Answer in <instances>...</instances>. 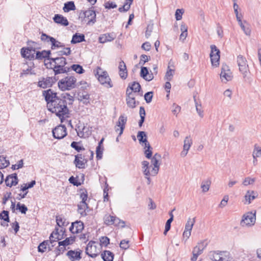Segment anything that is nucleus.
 <instances>
[{
	"label": "nucleus",
	"mask_w": 261,
	"mask_h": 261,
	"mask_svg": "<svg viewBox=\"0 0 261 261\" xmlns=\"http://www.w3.org/2000/svg\"><path fill=\"white\" fill-rule=\"evenodd\" d=\"M86 162V161L85 162L84 156L82 154H78L75 155L74 164L77 168L80 169L84 168Z\"/></svg>",
	"instance_id": "obj_20"
},
{
	"label": "nucleus",
	"mask_w": 261,
	"mask_h": 261,
	"mask_svg": "<svg viewBox=\"0 0 261 261\" xmlns=\"http://www.w3.org/2000/svg\"><path fill=\"white\" fill-rule=\"evenodd\" d=\"M62 99H65V102H66V100H68V102L69 105L72 104L73 101V97L68 93L63 94V98Z\"/></svg>",
	"instance_id": "obj_58"
},
{
	"label": "nucleus",
	"mask_w": 261,
	"mask_h": 261,
	"mask_svg": "<svg viewBox=\"0 0 261 261\" xmlns=\"http://www.w3.org/2000/svg\"><path fill=\"white\" fill-rule=\"evenodd\" d=\"M99 250L97 249L94 242H90L87 245L86 253L91 257L94 258L98 254Z\"/></svg>",
	"instance_id": "obj_12"
},
{
	"label": "nucleus",
	"mask_w": 261,
	"mask_h": 261,
	"mask_svg": "<svg viewBox=\"0 0 261 261\" xmlns=\"http://www.w3.org/2000/svg\"><path fill=\"white\" fill-rule=\"evenodd\" d=\"M49 59V62H47L45 64L47 68L53 69L55 75L66 73L70 71V68L65 67L67 64L65 58L51 57Z\"/></svg>",
	"instance_id": "obj_2"
},
{
	"label": "nucleus",
	"mask_w": 261,
	"mask_h": 261,
	"mask_svg": "<svg viewBox=\"0 0 261 261\" xmlns=\"http://www.w3.org/2000/svg\"><path fill=\"white\" fill-rule=\"evenodd\" d=\"M137 137L140 143L147 142V137L145 132L140 131L138 133Z\"/></svg>",
	"instance_id": "obj_44"
},
{
	"label": "nucleus",
	"mask_w": 261,
	"mask_h": 261,
	"mask_svg": "<svg viewBox=\"0 0 261 261\" xmlns=\"http://www.w3.org/2000/svg\"><path fill=\"white\" fill-rule=\"evenodd\" d=\"M41 39L42 41H46L47 42H50L51 43V48L55 49L57 48L63 47L65 46L64 43L57 40L54 38L46 35L45 33H42L41 36Z\"/></svg>",
	"instance_id": "obj_8"
},
{
	"label": "nucleus",
	"mask_w": 261,
	"mask_h": 261,
	"mask_svg": "<svg viewBox=\"0 0 261 261\" xmlns=\"http://www.w3.org/2000/svg\"><path fill=\"white\" fill-rule=\"evenodd\" d=\"M75 9V6L73 2H68L64 4L63 7V10L65 12H68L71 10H74Z\"/></svg>",
	"instance_id": "obj_35"
},
{
	"label": "nucleus",
	"mask_w": 261,
	"mask_h": 261,
	"mask_svg": "<svg viewBox=\"0 0 261 261\" xmlns=\"http://www.w3.org/2000/svg\"><path fill=\"white\" fill-rule=\"evenodd\" d=\"M36 74V71L34 69V68H32L31 67H29L27 69H23L22 71L20 73V77H23V75H27L28 74L34 75Z\"/></svg>",
	"instance_id": "obj_42"
},
{
	"label": "nucleus",
	"mask_w": 261,
	"mask_h": 261,
	"mask_svg": "<svg viewBox=\"0 0 261 261\" xmlns=\"http://www.w3.org/2000/svg\"><path fill=\"white\" fill-rule=\"evenodd\" d=\"M5 183L7 186L10 187L16 185L18 184L17 174L14 173L8 175L5 179Z\"/></svg>",
	"instance_id": "obj_18"
},
{
	"label": "nucleus",
	"mask_w": 261,
	"mask_h": 261,
	"mask_svg": "<svg viewBox=\"0 0 261 261\" xmlns=\"http://www.w3.org/2000/svg\"><path fill=\"white\" fill-rule=\"evenodd\" d=\"M56 231L51 233L49 237V243L53 244L54 242H57L60 239L59 238V234L58 229L56 228Z\"/></svg>",
	"instance_id": "obj_33"
},
{
	"label": "nucleus",
	"mask_w": 261,
	"mask_h": 261,
	"mask_svg": "<svg viewBox=\"0 0 261 261\" xmlns=\"http://www.w3.org/2000/svg\"><path fill=\"white\" fill-rule=\"evenodd\" d=\"M193 140L190 136H187L184 141L183 149L189 150L192 146Z\"/></svg>",
	"instance_id": "obj_31"
},
{
	"label": "nucleus",
	"mask_w": 261,
	"mask_h": 261,
	"mask_svg": "<svg viewBox=\"0 0 261 261\" xmlns=\"http://www.w3.org/2000/svg\"><path fill=\"white\" fill-rule=\"evenodd\" d=\"M53 20L56 23L63 26H67L69 24L67 18L60 14H55Z\"/></svg>",
	"instance_id": "obj_21"
},
{
	"label": "nucleus",
	"mask_w": 261,
	"mask_h": 261,
	"mask_svg": "<svg viewBox=\"0 0 261 261\" xmlns=\"http://www.w3.org/2000/svg\"><path fill=\"white\" fill-rule=\"evenodd\" d=\"M50 54V51H46V50H43L42 51H36V56H35V59H43L44 58H47V60L49 61V58H50L49 57V55Z\"/></svg>",
	"instance_id": "obj_26"
},
{
	"label": "nucleus",
	"mask_w": 261,
	"mask_h": 261,
	"mask_svg": "<svg viewBox=\"0 0 261 261\" xmlns=\"http://www.w3.org/2000/svg\"><path fill=\"white\" fill-rule=\"evenodd\" d=\"M236 61L239 71L242 74L244 81L248 80L250 78V72L246 58L240 55L237 56Z\"/></svg>",
	"instance_id": "obj_3"
},
{
	"label": "nucleus",
	"mask_w": 261,
	"mask_h": 261,
	"mask_svg": "<svg viewBox=\"0 0 261 261\" xmlns=\"http://www.w3.org/2000/svg\"><path fill=\"white\" fill-rule=\"evenodd\" d=\"M35 48L33 47H29L27 48H22L21 49V56L29 60L34 59L36 56Z\"/></svg>",
	"instance_id": "obj_15"
},
{
	"label": "nucleus",
	"mask_w": 261,
	"mask_h": 261,
	"mask_svg": "<svg viewBox=\"0 0 261 261\" xmlns=\"http://www.w3.org/2000/svg\"><path fill=\"white\" fill-rule=\"evenodd\" d=\"M10 164L9 161L6 160L4 155H0V169L5 168Z\"/></svg>",
	"instance_id": "obj_41"
},
{
	"label": "nucleus",
	"mask_w": 261,
	"mask_h": 261,
	"mask_svg": "<svg viewBox=\"0 0 261 261\" xmlns=\"http://www.w3.org/2000/svg\"><path fill=\"white\" fill-rule=\"evenodd\" d=\"M55 82V79L53 77L41 78L38 82V86L45 89L51 87Z\"/></svg>",
	"instance_id": "obj_13"
},
{
	"label": "nucleus",
	"mask_w": 261,
	"mask_h": 261,
	"mask_svg": "<svg viewBox=\"0 0 261 261\" xmlns=\"http://www.w3.org/2000/svg\"><path fill=\"white\" fill-rule=\"evenodd\" d=\"M53 136L57 139H61L66 136L67 133L65 125H59L52 130Z\"/></svg>",
	"instance_id": "obj_10"
},
{
	"label": "nucleus",
	"mask_w": 261,
	"mask_h": 261,
	"mask_svg": "<svg viewBox=\"0 0 261 261\" xmlns=\"http://www.w3.org/2000/svg\"><path fill=\"white\" fill-rule=\"evenodd\" d=\"M220 78L222 82L224 83L230 81L232 79V72H231L228 66L225 64H223L222 65Z\"/></svg>",
	"instance_id": "obj_9"
},
{
	"label": "nucleus",
	"mask_w": 261,
	"mask_h": 261,
	"mask_svg": "<svg viewBox=\"0 0 261 261\" xmlns=\"http://www.w3.org/2000/svg\"><path fill=\"white\" fill-rule=\"evenodd\" d=\"M132 4L129 3L128 2L125 1L123 6L119 8V11L120 12L127 11L130 9Z\"/></svg>",
	"instance_id": "obj_50"
},
{
	"label": "nucleus",
	"mask_w": 261,
	"mask_h": 261,
	"mask_svg": "<svg viewBox=\"0 0 261 261\" xmlns=\"http://www.w3.org/2000/svg\"><path fill=\"white\" fill-rule=\"evenodd\" d=\"M84 21L87 22V24H93L96 20V14L94 10L89 9L84 12Z\"/></svg>",
	"instance_id": "obj_16"
},
{
	"label": "nucleus",
	"mask_w": 261,
	"mask_h": 261,
	"mask_svg": "<svg viewBox=\"0 0 261 261\" xmlns=\"http://www.w3.org/2000/svg\"><path fill=\"white\" fill-rule=\"evenodd\" d=\"M253 158L261 156V147L255 146L254 151L253 152Z\"/></svg>",
	"instance_id": "obj_56"
},
{
	"label": "nucleus",
	"mask_w": 261,
	"mask_h": 261,
	"mask_svg": "<svg viewBox=\"0 0 261 261\" xmlns=\"http://www.w3.org/2000/svg\"><path fill=\"white\" fill-rule=\"evenodd\" d=\"M58 54L59 56H63V55H65V56H68L69 55H70L71 54V50H70V48L69 47H63V50H60L58 52Z\"/></svg>",
	"instance_id": "obj_53"
},
{
	"label": "nucleus",
	"mask_w": 261,
	"mask_h": 261,
	"mask_svg": "<svg viewBox=\"0 0 261 261\" xmlns=\"http://www.w3.org/2000/svg\"><path fill=\"white\" fill-rule=\"evenodd\" d=\"M194 100H195V107H196V111H197V113L198 114L199 116L201 118H202L203 117V111L201 109V105H198L197 102L196 101V99H195V97H194Z\"/></svg>",
	"instance_id": "obj_57"
},
{
	"label": "nucleus",
	"mask_w": 261,
	"mask_h": 261,
	"mask_svg": "<svg viewBox=\"0 0 261 261\" xmlns=\"http://www.w3.org/2000/svg\"><path fill=\"white\" fill-rule=\"evenodd\" d=\"M142 168H143V172L144 174L145 175V176H150L151 174V173H150L149 168L150 167V166H149V163L148 161H144L142 162Z\"/></svg>",
	"instance_id": "obj_30"
},
{
	"label": "nucleus",
	"mask_w": 261,
	"mask_h": 261,
	"mask_svg": "<svg viewBox=\"0 0 261 261\" xmlns=\"http://www.w3.org/2000/svg\"><path fill=\"white\" fill-rule=\"evenodd\" d=\"M184 11L183 9H178L175 12V18L177 20H180L182 18V15L184 13Z\"/></svg>",
	"instance_id": "obj_63"
},
{
	"label": "nucleus",
	"mask_w": 261,
	"mask_h": 261,
	"mask_svg": "<svg viewBox=\"0 0 261 261\" xmlns=\"http://www.w3.org/2000/svg\"><path fill=\"white\" fill-rule=\"evenodd\" d=\"M85 40V36L84 34H79L76 33L73 35L71 42L72 44H75L77 43L82 42Z\"/></svg>",
	"instance_id": "obj_28"
},
{
	"label": "nucleus",
	"mask_w": 261,
	"mask_h": 261,
	"mask_svg": "<svg viewBox=\"0 0 261 261\" xmlns=\"http://www.w3.org/2000/svg\"><path fill=\"white\" fill-rule=\"evenodd\" d=\"M140 75L147 81H151L153 77V73H149L148 69L146 67H142L141 69Z\"/></svg>",
	"instance_id": "obj_19"
},
{
	"label": "nucleus",
	"mask_w": 261,
	"mask_h": 261,
	"mask_svg": "<svg viewBox=\"0 0 261 261\" xmlns=\"http://www.w3.org/2000/svg\"><path fill=\"white\" fill-rule=\"evenodd\" d=\"M211 184V181L210 179H206L202 181L201 188L203 192L205 193L209 190Z\"/></svg>",
	"instance_id": "obj_37"
},
{
	"label": "nucleus",
	"mask_w": 261,
	"mask_h": 261,
	"mask_svg": "<svg viewBox=\"0 0 261 261\" xmlns=\"http://www.w3.org/2000/svg\"><path fill=\"white\" fill-rule=\"evenodd\" d=\"M77 206L79 213L82 216H86L87 215L86 210L88 207L87 203L84 201H81Z\"/></svg>",
	"instance_id": "obj_25"
},
{
	"label": "nucleus",
	"mask_w": 261,
	"mask_h": 261,
	"mask_svg": "<svg viewBox=\"0 0 261 261\" xmlns=\"http://www.w3.org/2000/svg\"><path fill=\"white\" fill-rule=\"evenodd\" d=\"M95 75L97 76L98 80L101 84L106 87L111 88L113 87L111 79L107 72L103 71L100 67H97Z\"/></svg>",
	"instance_id": "obj_4"
},
{
	"label": "nucleus",
	"mask_w": 261,
	"mask_h": 261,
	"mask_svg": "<svg viewBox=\"0 0 261 261\" xmlns=\"http://www.w3.org/2000/svg\"><path fill=\"white\" fill-rule=\"evenodd\" d=\"M258 196L257 192L253 190H248L246 192L245 198L247 204H250L251 201Z\"/></svg>",
	"instance_id": "obj_22"
},
{
	"label": "nucleus",
	"mask_w": 261,
	"mask_h": 261,
	"mask_svg": "<svg viewBox=\"0 0 261 261\" xmlns=\"http://www.w3.org/2000/svg\"><path fill=\"white\" fill-rule=\"evenodd\" d=\"M56 222L58 226L59 227L67 225L68 224V222L66 221V220L62 216H58L56 217Z\"/></svg>",
	"instance_id": "obj_39"
},
{
	"label": "nucleus",
	"mask_w": 261,
	"mask_h": 261,
	"mask_svg": "<svg viewBox=\"0 0 261 261\" xmlns=\"http://www.w3.org/2000/svg\"><path fill=\"white\" fill-rule=\"evenodd\" d=\"M126 121L127 117L122 115L119 117L116 126H115V131L116 132H119L118 137L122 134Z\"/></svg>",
	"instance_id": "obj_14"
},
{
	"label": "nucleus",
	"mask_w": 261,
	"mask_h": 261,
	"mask_svg": "<svg viewBox=\"0 0 261 261\" xmlns=\"http://www.w3.org/2000/svg\"><path fill=\"white\" fill-rule=\"evenodd\" d=\"M100 245L107 246L110 243V240L107 237H102L100 238Z\"/></svg>",
	"instance_id": "obj_64"
},
{
	"label": "nucleus",
	"mask_w": 261,
	"mask_h": 261,
	"mask_svg": "<svg viewBox=\"0 0 261 261\" xmlns=\"http://www.w3.org/2000/svg\"><path fill=\"white\" fill-rule=\"evenodd\" d=\"M195 222V218L191 219L189 218L186 224L185 229L191 231Z\"/></svg>",
	"instance_id": "obj_43"
},
{
	"label": "nucleus",
	"mask_w": 261,
	"mask_h": 261,
	"mask_svg": "<svg viewBox=\"0 0 261 261\" xmlns=\"http://www.w3.org/2000/svg\"><path fill=\"white\" fill-rule=\"evenodd\" d=\"M84 229V223L81 221L72 222L69 228L72 233H79Z\"/></svg>",
	"instance_id": "obj_17"
},
{
	"label": "nucleus",
	"mask_w": 261,
	"mask_h": 261,
	"mask_svg": "<svg viewBox=\"0 0 261 261\" xmlns=\"http://www.w3.org/2000/svg\"><path fill=\"white\" fill-rule=\"evenodd\" d=\"M43 95L47 102L48 110L53 113H55L63 122V119L68 117L69 110L67 107L65 99L57 96V93L49 89L43 91Z\"/></svg>",
	"instance_id": "obj_1"
},
{
	"label": "nucleus",
	"mask_w": 261,
	"mask_h": 261,
	"mask_svg": "<svg viewBox=\"0 0 261 261\" xmlns=\"http://www.w3.org/2000/svg\"><path fill=\"white\" fill-rule=\"evenodd\" d=\"M174 73V70L170 69L169 67H168V70L165 75L166 80L168 81H170L172 79Z\"/></svg>",
	"instance_id": "obj_47"
},
{
	"label": "nucleus",
	"mask_w": 261,
	"mask_h": 261,
	"mask_svg": "<svg viewBox=\"0 0 261 261\" xmlns=\"http://www.w3.org/2000/svg\"><path fill=\"white\" fill-rule=\"evenodd\" d=\"M67 255L70 259L71 261H75V260H79L81 259V253L80 252H75L72 250H70L67 252Z\"/></svg>",
	"instance_id": "obj_27"
},
{
	"label": "nucleus",
	"mask_w": 261,
	"mask_h": 261,
	"mask_svg": "<svg viewBox=\"0 0 261 261\" xmlns=\"http://www.w3.org/2000/svg\"><path fill=\"white\" fill-rule=\"evenodd\" d=\"M237 21L240 25V27L244 31V33L247 35L249 36L250 35L251 31L248 27H247L242 21V18H240L237 19Z\"/></svg>",
	"instance_id": "obj_38"
},
{
	"label": "nucleus",
	"mask_w": 261,
	"mask_h": 261,
	"mask_svg": "<svg viewBox=\"0 0 261 261\" xmlns=\"http://www.w3.org/2000/svg\"><path fill=\"white\" fill-rule=\"evenodd\" d=\"M220 261H232L230 253L228 252L221 251Z\"/></svg>",
	"instance_id": "obj_40"
},
{
	"label": "nucleus",
	"mask_w": 261,
	"mask_h": 261,
	"mask_svg": "<svg viewBox=\"0 0 261 261\" xmlns=\"http://www.w3.org/2000/svg\"><path fill=\"white\" fill-rule=\"evenodd\" d=\"M16 209L19 210V211L23 214H26L27 211H28L27 207L24 204H21L20 203H17L16 205Z\"/></svg>",
	"instance_id": "obj_51"
},
{
	"label": "nucleus",
	"mask_w": 261,
	"mask_h": 261,
	"mask_svg": "<svg viewBox=\"0 0 261 261\" xmlns=\"http://www.w3.org/2000/svg\"><path fill=\"white\" fill-rule=\"evenodd\" d=\"M255 181V178L247 177L244 179L242 184L244 186H247L249 185H253Z\"/></svg>",
	"instance_id": "obj_49"
},
{
	"label": "nucleus",
	"mask_w": 261,
	"mask_h": 261,
	"mask_svg": "<svg viewBox=\"0 0 261 261\" xmlns=\"http://www.w3.org/2000/svg\"><path fill=\"white\" fill-rule=\"evenodd\" d=\"M128 88L130 91L135 93L140 91L141 86L139 83L134 82L132 84H129Z\"/></svg>",
	"instance_id": "obj_36"
},
{
	"label": "nucleus",
	"mask_w": 261,
	"mask_h": 261,
	"mask_svg": "<svg viewBox=\"0 0 261 261\" xmlns=\"http://www.w3.org/2000/svg\"><path fill=\"white\" fill-rule=\"evenodd\" d=\"M181 108L176 103H173L172 106V112L173 114L177 115L180 111Z\"/></svg>",
	"instance_id": "obj_62"
},
{
	"label": "nucleus",
	"mask_w": 261,
	"mask_h": 261,
	"mask_svg": "<svg viewBox=\"0 0 261 261\" xmlns=\"http://www.w3.org/2000/svg\"><path fill=\"white\" fill-rule=\"evenodd\" d=\"M255 220V213H247L243 215L240 224L243 227H251L254 225Z\"/></svg>",
	"instance_id": "obj_6"
},
{
	"label": "nucleus",
	"mask_w": 261,
	"mask_h": 261,
	"mask_svg": "<svg viewBox=\"0 0 261 261\" xmlns=\"http://www.w3.org/2000/svg\"><path fill=\"white\" fill-rule=\"evenodd\" d=\"M0 219H3L7 222H9V212L3 211L0 214Z\"/></svg>",
	"instance_id": "obj_55"
},
{
	"label": "nucleus",
	"mask_w": 261,
	"mask_h": 261,
	"mask_svg": "<svg viewBox=\"0 0 261 261\" xmlns=\"http://www.w3.org/2000/svg\"><path fill=\"white\" fill-rule=\"evenodd\" d=\"M129 241L127 240H122L120 243V247L122 249L126 250L129 247Z\"/></svg>",
	"instance_id": "obj_54"
},
{
	"label": "nucleus",
	"mask_w": 261,
	"mask_h": 261,
	"mask_svg": "<svg viewBox=\"0 0 261 261\" xmlns=\"http://www.w3.org/2000/svg\"><path fill=\"white\" fill-rule=\"evenodd\" d=\"M80 142H77L73 141L71 144V147L76 150L77 151L80 152L81 150H85V148L82 146H80L79 144Z\"/></svg>",
	"instance_id": "obj_52"
},
{
	"label": "nucleus",
	"mask_w": 261,
	"mask_h": 261,
	"mask_svg": "<svg viewBox=\"0 0 261 261\" xmlns=\"http://www.w3.org/2000/svg\"><path fill=\"white\" fill-rule=\"evenodd\" d=\"M71 69L76 73L81 74L84 71L82 66L78 64H73L71 66Z\"/></svg>",
	"instance_id": "obj_46"
},
{
	"label": "nucleus",
	"mask_w": 261,
	"mask_h": 261,
	"mask_svg": "<svg viewBox=\"0 0 261 261\" xmlns=\"http://www.w3.org/2000/svg\"><path fill=\"white\" fill-rule=\"evenodd\" d=\"M114 38L115 37L113 34L107 33L100 36L98 40L100 43H105L107 42L113 40Z\"/></svg>",
	"instance_id": "obj_24"
},
{
	"label": "nucleus",
	"mask_w": 261,
	"mask_h": 261,
	"mask_svg": "<svg viewBox=\"0 0 261 261\" xmlns=\"http://www.w3.org/2000/svg\"><path fill=\"white\" fill-rule=\"evenodd\" d=\"M210 58L212 66L218 67L220 62V50L215 45H211Z\"/></svg>",
	"instance_id": "obj_7"
},
{
	"label": "nucleus",
	"mask_w": 261,
	"mask_h": 261,
	"mask_svg": "<svg viewBox=\"0 0 261 261\" xmlns=\"http://www.w3.org/2000/svg\"><path fill=\"white\" fill-rule=\"evenodd\" d=\"M101 256L104 261H113L114 259L113 253L108 250L102 253Z\"/></svg>",
	"instance_id": "obj_29"
},
{
	"label": "nucleus",
	"mask_w": 261,
	"mask_h": 261,
	"mask_svg": "<svg viewBox=\"0 0 261 261\" xmlns=\"http://www.w3.org/2000/svg\"><path fill=\"white\" fill-rule=\"evenodd\" d=\"M221 251L211 252L209 256L212 261H220Z\"/></svg>",
	"instance_id": "obj_34"
},
{
	"label": "nucleus",
	"mask_w": 261,
	"mask_h": 261,
	"mask_svg": "<svg viewBox=\"0 0 261 261\" xmlns=\"http://www.w3.org/2000/svg\"><path fill=\"white\" fill-rule=\"evenodd\" d=\"M115 216L111 215H106L104 217V221L107 225H112L114 223Z\"/></svg>",
	"instance_id": "obj_45"
},
{
	"label": "nucleus",
	"mask_w": 261,
	"mask_h": 261,
	"mask_svg": "<svg viewBox=\"0 0 261 261\" xmlns=\"http://www.w3.org/2000/svg\"><path fill=\"white\" fill-rule=\"evenodd\" d=\"M161 158V156L160 154L155 153L153 158L151 160V164L153 166L151 170V174L152 176L156 175L159 171L160 164L159 163V161Z\"/></svg>",
	"instance_id": "obj_11"
},
{
	"label": "nucleus",
	"mask_w": 261,
	"mask_h": 261,
	"mask_svg": "<svg viewBox=\"0 0 261 261\" xmlns=\"http://www.w3.org/2000/svg\"><path fill=\"white\" fill-rule=\"evenodd\" d=\"M74 237H70L69 238H67L65 240L60 242V244L61 245H64L66 246L69 245L73 243L74 241Z\"/></svg>",
	"instance_id": "obj_48"
},
{
	"label": "nucleus",
	"mask_w": 261,
	"mask_h": 261,
	"mask_svg": "<svg viewBox=\"0 0 261 261\" xmlns=\"http://www.w3.org/2000/svg\"><path fill=\"white\" fill-rule=\"evenodd\" d=\"M119 75L122 79H125L127 76V72L125 63L121 61L119 64Z\"/></svg>",
	"instance_id": "obj_23"
},
{
	"label": "nucleus",
	"mask_w": 261,
	"mask_h": 261,
	"mask_svg": "<svg viewBox=\"0 0 261 261\" xmlns=\"http://www.w3.org/2000/svg\"><path fill=\"white\" fill-rule=\"evenodd\" d=\"M49 244V241L48 240L44 241L40 243L38 247V251L43 253L46 251L47 247L48 248L49 250H50L51 249L50 248Z\"/></svg>",
	"instance_id": "obj_32"
},
{
	"label": "nucleus",
	"mask_w": 261,
	"mask_h": 261,
	"mask_svg": "<svg viewBox=\"0 0 261 261\" xmlns=\"http://www.w3.org/2000/svg\"><path fill=\"white\" fill-rule=\"evenodd\" d=\"M103 148L100 146H97L96 150V158L98 160H100L102 157Z\"/></svg>",
	"instance_id": "obj_60"
},
{
	"label": "nucleus",
	"mask_w": 261,
	"mask_h": 261,
	"mask_svg": "<svg viewBox=\"0 0 261 261\" xmlns=\"http://www.w3.org/2000/svg\"><path fill=\"white\" fill-rule=\"evenodd\" d=\"M76 81L74 77L67 76L59 82L58 86L62 91L70 90L75 87Z\"/></svg>",
	"instance_id": "obj_5"
},
{
	"label": "nucleus",
	"mask_w": 261,
	"mask_h": 261,
	"mask_svg": "<svg viewBox=\"0 0 261 261\" xmlns=\"http://www.w3.org/2000/svg\"><path fill=\"white\" fill-rule=\"evenodd\" d=\"M126 103L129 107L135 108L136 107L135 98H126Z\"/></svg>",
	"instance_id": "obj_59"
},
{
	"label": "nucleus",
	"mask_w": 261,
	"mask_h": 261,
	"mask_svg": "<svg viewBox=\"0 0 261 261\" xmlns=\"http://www.w3.org/2000/svg\"><path fill=\"white\" fill-rule=\"evenodd\" d=\"M153 96V92H148L146 93L144 95V98L147 103H150L152 98Z\"/></svg>",
	"instance_id": "obj_61"
}]
</instances>
